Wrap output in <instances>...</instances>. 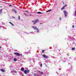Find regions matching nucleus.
<instances>
[{"label":"nucleus","instance_id":"44","mask_svg":"<svg viewBox=\"0 0 76 76\" xmlns=\"http://www.w3.org/2000/svg\"><path fill=\"white\" fill-rule=\"evenodd\" d=\"M60 70V69H59Z\"/></svg>","mask_w":76,"mask_h":76},{"label":"nucleus","instance_id":"7","mask_svg":"<svg viewBox=\"0 0 76 76\" xmlns=\"http://www.w3.org/2000/svg\"><path fill=\"white\" fill-rule=\"evenodd\" d=\"M12 12H15V13H17L15 9H12Z\"/></svg>","mask_w":76,"mask_h":76},{"label":"nucleus","instance_id":"32","mask_svg":"<svg viewBox=\"0 0 76 76\" xmlns=\"http://www.w3.org/2000/svg\"><path fill=\"white\" fill-rule=\"evenodd\" d=\"M9 23H10V24H12V23H11V22H9Z\"/></svg>","mask_w":76,"mask_h":76},{"label":"nucleus","instance_id":"1","mask_svg":"<svg viewBox=\"0 0 76 76\" xmlns=\"http://www.w3.org/2000/svg\"><path fill=\"white\" fill-rule=\"evenodd\" d=\"M32 28H34V29H35V30H37V32L38 33V32H39V30H38V28L36 26H32Z\"/></svg>","mask_w":76,"mask_h":76},{"label":"nucleus","instance_id":"23","mask_svg":"<svg viewBox=\"0 0 76 76\" xmlns=\"http://www.w3.org/2000/svg\"><path fill=\"white\" fill-rule=\"evenodd\" d=\"M45 51V50H43L42 51V53H44V52Z\"/></svg>","mask_w":76,"mask_h":76},{"label":"nucleus","instance_id":"2","mask_svg":"<svg viewBox=\"0 0 76 76\" xmlns=\"http://www.w3.org/2000/svg\"><path fill=\"white\" fill-rule=\"evenodd\" d=\"M64 14L65 17V18H66L67 16V15L68 14V12H67L66 11H64Z\"/></svg>","mask_w":76,"mask_h":76},{"label":"nucleus","instance_id":"22","mask_svg":"<svg viewBox=\"0 0 76 76\" xmlns=\"http://www.w3.org/2000/svg\"><path fill=\"white\" fill-rule=\"evenodd\" d=\"M66 60H65L64 61L63 60V62H66Z\"/></svg>","mask_w":76,"mask_h":76},{"label":"nucleus","instance_id":"9","mask_svg":"<svg viewBox=\"0 0 76 76\" xmlns=\"http://www.w3.org/2000/svg\"><path fill=\"white\" fill-rule=\"evenodd\" d=\"M1 71L2 72H5V70L3 69H1Z\"/></svg>","mask_w":76,"mask_h":76},{"label":"nucleus","instance_id":"4","mask_svg":"<svg viewBox=\"0 0 76 76\" xmlns=\"http://www.w3.org/2000/svg\"><path fill=\"white\" fill-rule=\"evenodd\" d=\"M14 54H15V55H16V56H20V54H19V53H14Z\"/></svg>","mask_w":76,"mask_h":76},{"label":"nucleus","instance_id":"27","mask_svg":"<svg viewBox=\"0 0 76 76\" xmlns=\"http://www.w3.org/2000/svg\"><path fill=\"white\" fill-rule=\"evenodd\" d=\"M12 18H13L14 19H15V17H12Z\"/></svg>","mask_w":76,"mask_h":76},{"label":"nucleus","instance_id":"24","mask_svg":"<svg viewBox=\"0 0 76 76\" xmlns=\"http://www.w3.org/2000/svg\"><path fill=\"white\" fill-rule=\"evenodd\" d=\"M67 56H69V53H67V54H66Z\"/></svg>","mask_w":76,"mask_h":76},{"label":"nucleus","instance_id":"42","mask_svg":"<svg viewBox=\"0 0 76 76\" xmlns=\"http://www.w3.org/2000/svg\"><path fill=\"white\" fill-rule=\"evenodd\" d=\"M0 28H1V26H0Z\"/></svg>","mask_w":76,"mask_h":76},{"label":"nucleus","instance_id":"43","mask_svg":"<svg viewBox=\"0 0 76 76\" xmlns=\"http://www.w3.org/2000/svg\"><path fill=\"white\" fill-rule=\"evenodd\" d=\"M1 48L0 46V49Z\"/></svg>","mask_w":76,"mask_h":76},{"label":"nucleus","instance_id":"36","mask_svg":"<svg viewBox=\"0 0 76 76\" xmlns=\"http://www.w3.org/2000/svg\"><path fill=\"white\" fill-rule=\"evenodd\" d=\"M74 26H72V28H74Z\"/></svg>","mask_w":76,"mask_h":76},{"label":"nucleus","instance_id":"8","mask_svg":"<svg viewBox=\"0 0 76 76\" xmlns=\"http://www.w3.org/2000/svg\"><path fill=\"white\" fill-rule=\"evenodd\" d=\"M37 72H39V73H39L40 74H43V72H41V71H38H38H37Z\"/></svg>","mask_w":76,"mask_h":76},{"label":"nucleus","instance_id":"19","mask_svg":"<svg viewBox=\"0 0 76 76\" xmlns=\"http://www.w3.org/2000/svg\"><path fill=\"white\" fill-rule=\"evenodd\" d=\"M40 67H42V63H41L40 64H39Z\"/></svg>","mask_w":76,"mask_h":76},{"label":"nucleus","instance_id":"21","mask_svg":"<svg viewBox=\"0 0 76 76\" xmlns=\"http://www.w3.org/2000/svg\"><path fill=\"white\" fill-rule=\"evenodd\" d=\"M63 7H64V8L66 7H67V5H66L65 6H64Z\"/></svg>","mask_w":76,"mask_h":76},{"label":"nucleus","instance_id":"34","mask_svg":"<svg viewBox=\"0 0 76 76\" xmlns=\"http://www.w3.org/2000/svg\"><path fill=\"white\" fill-rule=\"evenodd\" d=\"M9 6H12V5H9Z\"/></svg>","mask_w":76,"mask_h":76},{"label":"nucleus","instance_id":"28","mask_svg":"<svg viewBox=\"0 0 76 76\" xmlns=\"http://www.w3.org/2000/svg\"><path fill=\"white\" fill-rule=\"evenodd\" d=\"M11 25H12V26H14V25L13 24V23H11Z\"/></svg>","mask_w":76,"mask_h":76},{"label":"nucleus","instance_id":"37","mask_svg":"<svg viewBox=\"0 0 76 76\" xmlns=\"http://www.w3.org/2000/svg\"><path fill=\"white\" fill-rule=\"evenodd\" d=\"M26 12H27V13H28V11H26Z\"/></svg>","mask_w":76,"mask_h":76},{"label":"nucleus","instance_id":"3","mask_svg":"<svg viewBox=\"0 0 76 76\" xmlns=\"http://www.w3.org/2000/svg\"><path fill=\"white\" fill-rule=\"evenodd\" d=\"M32 22H34V25H35L37 22H39V20L37 19L35 20V21H32Z\"/></svg>","mask_w":76,"mask_h":76},{"label":"nucleus","instance_id":"14","mask_svg":"<svg viewBox=\"0 0 76 76\" xmlns=\"http://www.w3.org/2000/svg\"><path fill=\"white\" fill-rule=\"evenodd\" d=\"M14 61H17V59L16 58H14Z\"/></svg>","mask_w":76,"mask_h":76},{"label":"nucleus","instance_id":"33","mask_svg":"<svg viewBox=\"0 0 76 76\" xmlns=\"http://www.w3.org/2000/svg\"><path fill=\"white\" fill-rule=\"evenodd\" d=\"M28 53H31L30 52H28Z\"/></svg>","mask_w":76,"mask_h":76},{"label":"nucleus","instance_id":"39","mask_svg":"<svg viewBox=\"0 0 76 76\" xmlns=\"http://www.w3.org/2000/svg\"><path fill=\"white\" fill-rule=\"evenodd\" d=\"M30 16H31V14H30Z\"/></svg>","mask_w":76,"mask_h":76},{"label":"nucleus","instance_id":"17","mask_svg":"<svg viewBox=\"0 0 76 76\" xmlns=\"http://www.w3.org/2000/svg\"><path fill=\"white\" fill-rule=\"evenodd\" d=\"M64 9V7H63L62 8H61V10H63Z\"/></svg>","mask_w":76,"mask_h":76},{"label":"nucleus","instance_id":"20","mask_svg":"<svg viewBox=\"0 0 76 76\" xmlns=\"http://www.w3.org/2000/svg\"><path fill=\"white\" fill-rule=\"evenodd\" d=\"M27 73H29V70H27Z\"/></svg>","mask_w":76,"mask_h":76},{"label":"nucleus","instance_id":"10","mask_svg":"<svg viewBox=\"0 0 76 76\" xmlns=\"http://www.w3.org/2000/svg\"><path fill=\"white\" fill-rule=\"evenodd\" d=\"M2 11H3V9H1V10H0V14H1V13H2Z\"/></svg>","mask_w":76,"mask_h":76},{"label":"nucleus","instance_id":"6","mask_svg":"<svg viewBox=\"0 0 76 76\" xmlns=\"http://www.w3.org/2000/svg\"><path fill=\"white\" fill-rule=\"evenodd\" d=\"M43 57H44V58H47L48 57V56H47L45 55H43Z\"/></svg>","mask_w":76,"mask_h":76},{"label":"nucleus","instance_id":"35","mask_svg":"<svg viewBox=\"0 0 76 76\" xmlns=\"http://www.w3.org/2000/svg\"><path fill=\"white\" fill-rule=\"evenodd\" d=\"M20 56H22V54H20Z\"/></svg>","mask_w":76,"mask_h":76},{"label":"nucleus","instance_id":"31","mask_svg":"<svg viewBox=\"0 0 76 76\" xmlns=\"http://www.w3.org/2000/svg\"><path fill=\"white\" fill-rule=\"evenodd\" d=\"M4 29H6V27H4Z\"/></svg>","mask_w":76,"mask_h":76},{"label":"nucleus","instance_id":"15","mask_svg":"<svg viewBox=\"0 0 76 76\" xmlns=\"http://www.w3.org/2000/svg\"><path fill=\"white\" fill-rule=\"evenodd\" d=\"M51 10H49L47 11L46 12H50V11H51Z\"/></svg>","mask_w":76,"mask_h":76},{"label":"nucleus","instance_id":"30","mask_svg":"<svg viewBox=\"0 0 76 76\" xmlns=\"http://www.w3.org/2000/svg\"><path fill=\"white\" fill-rule=\"evenodd\" d=\"M61 18H59V20H61Z\"/></svg>","mask_w":76,"mask_h":76},{"label":"nucleus","instance_id":"16","mask_svg":"<svg viewBox=\"0 0 76 76\" xmlns=\"http://www.w3.org/2000/svg\"><path fill=\"white\" fill-rule=\"evenodd\" d=\"M72 50H75V48H72Z\"/></svg>","mask_w":76,"mask_h":76},{"label":"nucleus","instance_id":"41","mask_svg":"<svg viewBox=\"0 0 76 76\" xmlns=\"http://www.w3.org/2000/svg\"><path fill=\"white\" fill-rule=\"evenodd\" d=\"M40 24H42V23H40Z\"/></svg>","mask_w":76,"mask_h":76},{"label":"nucleus","instance_id":"26","mask_svg":"<svg viewBox=\"0 0 76 76\" xmlns=\"http://www.w3.org/2000/svg\"><path fill=\"white\" fill-rule=\"evenodd\" d=\"M75 16H76V11H75Z\"/></svg>","mask_w":76,"mask_h":76},{"label":"nucleus","instance_id":"13","mask_svg":"<svg viewBox=\"0 0 76 76\" xmlns=\"http://www.w3.org/2000/svg\"><path fill=\"white\" fill-rule=\"evenodd\" d=\"M37 13H38V14H42V13L41 12H37Z\"/></svg>","mask_w":76,"mask_h":76},{"label":"nucleus","instance_id":"11","mask_svg":"<svg viewBox=\"0 0 76 76\" xmlns=\"http://www.w3.org/2000/svg\"><path fill=\"white\" fill-rule=\"evenodd\" d=\"M21 70H22V71H24V68H21Z\"/></svg>","mask_w":76,"mask_h":76},{"label":"nucleus","instance_id":"18","mask_svg":"<svg viewBox=\"0 0 76 76\" xmlns=\"http://www.w3.org/2000/svg\"><path fill=\"white\" fill-rule=\"evenodd\" d=\"M18 19H19V20H20V16H19V15L18 16Z\"/></svg>","mask_w":76,"mask_h":76},{"label":"nucleus","instance_id":"25","mask_svg":"<svg viewBox=\"0 0 76 76\" xmlns=\"http://www.w3.org/2000/svg\"><path fill=\"white\" fill-rule=\"evenodd\" d=\"M24 53H25L26 54H27V53H28V52H25Z\"/></svg>","mask_w":76,"mask_h":76},{"label":"nucleus","instance_id":"12","mask_svg":"<svg viewBox=\"0 0 76 76\" xmlns=\"http://www.w3.org/2000/svg\"><path fill=\"white\" fill-rule=\"evenodd\" d=\"M24 72L25 74H27V71L26 70H25L24 71Z\"/></svg>","mask_w":76,"mask_h":76},{"label":"nucleus","instance_id":"29","mask_svg":"<svg viewBox=\"0 0 76 76\" xmlns=\"http://www.w3.org/2000/svg\"><path fill=\"white\" fill-rule=\"evenodd\" d=\"M1 58V56L0 55V59Z\"/></svg>","mask_w":76,"mask_h":76},{"label":"nucleus","instance_id":"5","mask_svg":"<svg viewBox=\"0 0 76 76\" xmlns=\"http://www.w3.org/2000/svg\"><path fill=\"white\" fill-rule=\"evenodd\" d=\"M33 75L34 76H39V75L37 73H34L33 74Z\"/></svg>","mask_w":76,"mask_h":76},{"label":"nucleus","instance_id":"38","mask_svg":"<svg viewBox=\"0 0 76 76\" xmlns=\"http://www.w3.org/2000/svg\"><path fill=\"white\" fill-rule=\"evenodd\" d=\"M32 32H30V33H32Z\"/></svg>","mask_w":76,"mask_h":76},{"label":"nucleus","instance_id":"40","mask_svg":"<svg viewBox=\"0 0 76 76\" xmlns=\"http://www.w3.org/2000/svg\"><path fill=\"white\" fill-rule=\"evenodd\" d=\"M2 7V6H1V7Z\"/></svg>","mask_w":76,"mask_h":76}]
</instances>
